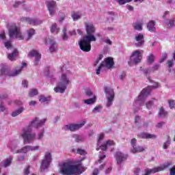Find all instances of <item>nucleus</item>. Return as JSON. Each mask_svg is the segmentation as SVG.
<instances>
[{
    "instance_id": "f257e3e1",
    "label": "nucleus",
    "mask_w": 175,
    "mask_h": 175,
    "mask_svg": "<svg viewBox=\"0 0 175 175\" xmlns=\"http://www.w3.org/2000/svg\"><path fill=\"white\" fill-rule=\"evenodd\" d=\"M47 119L40 120L39 118L36 117L33 118L26 127L22 129L20 134L21 137L23 139V144H31L35 140H42L44 136V129H42L36 136V133H32V128L39 129L46 124Z\"/></svg>"
},
{
    "instance_id": "f03ea898",
    "label": "nucleus",
    "mask_w": 175,
    "mask_h": 175,
    "mask_svg": "<svg viewBox=\"0 0 175 175\" xmlns=\"http://www.w3.org/2000/svg\"><path fill=\"white\" fill-rule=\"evenodd\" d=\"M86 35L79 41L81 50L84 53L91 51V42H96L95 26L92 23H85Z\"/></svg>"
},
{
    "instance_id": "7ed1b4c3",
    "label": "nucleus",
    "mask_w": 175,
    "mask_h": 175,
    "mask_svg": "<svg viewBox=\"0 0 175 175\" xmlns=\"http://www.w3.org/2000/svg\"><path fill=\"white\" fill-rule=\"evenodd\" d=\"M84 170L80 165H72L69 162L63 163L60 167V173L63 175H80Z\"/></svg>"
},
{
    "instance_id": "20e7f679",
    "label": "nucleus",
    "mask_w": 175,
    "mask_h": 175,
    "mask_svg": "<svg viewBox=\"0 0 175 175\" xmlns=\"http://www.w3.org/2000/svg\"><path fill=\"white\" fill-rule=\"evenodd\" d=\"M70 84V81L66 77V75L62 74L58 86L54 88V91L59 94H64L68 85Z\"/></svg>"
},
{
    "instance_id": "39448f33",
    "label": "nucleus",
    "mask_w": 175,
    "mask_h": 175,
    "mask_svg": "<svg viewBox=\"0 0 175 175\" xmlns=\"http://www.w3.org/2000/svg\"><path fill=\"white\" fill-rule=\"evenodd\" d=\"M153 88H158V86H148L146 88H144L138 96L136 103L139 106H144V102H146V98L150 94Z\"/></svg>"
},
{
    "instance_id": "423d86ee",
    "label": "nucleus",
    "mask_w": 175,
    "mask_h": 175,
    "mask_svg": "<svg viewBox=\"0 0 175 175\" xmlns=\"http://www.w3.org/2000/svg\"><path fill=\"white\" fill-rule=\"evenodd\" d=\"M27 66V63H23L22 66H20L18 69L15 70L14 72H10L9 68L3 67L0 70L1 76H9L10 77H13L14 76H18L23 71V68Z\"/></svg>"
},
{
    "instance_id": "0eeeda50",
    "label": "nucleus",
    "mask_w": 175,
    "mask_h": 175,
    "mask_svg": "<svg viewBox=\"0 0 175 175\" xmlns=\"http://www.w3.org/2000/svg\"><path fill=\"white\" fill-rule=\"evenodd\" d=\"M104 90L105 98L107 99L106 107H110L111 106H113V102H114V97L116 96L114 90L109 86H105Z\"/></svg>"
},
{
    "instance_id": "6e6552de",
    "label": "nucleus",
    "mask_w": 175,
    "mask_h": 175,
    "mask_svg": "<svg viewBox=\"0 0 175 175\" xmlns=\"http://www.w3.org/2000/svg\"><path fill=\"white\" fill-rule=\"evenodd\" d=\"M114 66V60L113 57H107L102 62L98 68L96 70V75H100V70L103 68H107V69H111Z\"/></svg>"
},
{
    "instance_id": "1a4fd4ad",
    "label": "nucleus",
    "mask_w": 175,
    "mask_h": 175,
    "mask_svg": "<svg viewBox=\"0 0 175 175\" xmlns=\"http://www.w3.org/2000/svg\"><path fill=\"white\" fill-rule=\"evenodd\" d=\"M9 36L11 39H18L19 40H23L24 37L21 35V31L20 29L16 25H12L9 29Z\"/></svg>"
},
{
    "instance_id": "9d476101",
    "label": "nucleus",
    "mask_w": 175,
    "mask_h": 175,
    "mask_svg": "<svg viewBox=\"0 0 175 175\" xmlns=\"http://www.w3.org/2000/svg\"><path fill=\"white\" fill-rule=\"evenodd\" d=\"M51 161H53V156L51 155V152H46L44 154V157L41 161V170H46V169H49L50 167Z\"/></svg>"
},
{
    "instance_id": "9b49d317",
    "label": "nucleus",
    "mask_w": 175,
    "mask_h": 175,
    "mask_svg": "<svg viewBox=\"0 0 175 175\" xmlns=\"http://www.w3.org/2000/svg\"><path fill=\"white\" fill-rule=\"evenodd\" d=\"M85 125V122H83L80 124H66L64 126L65 131H70V132H76V131H79L80 128H83Z\"/></svg>"
},
{
    "instance_id": "f8f14e48",
    "label": "nucleus",
    "mask_w": 175,
    "mask_h": 175,
    "mask_svg": "<svg viewBox=\"0 0 175 175\" xmlns=\"http://www.w3.org/2000/svg\"><path fill=\"white\" fill-rule=\"evenodd\" d=\"M143 58V55L140 53V51L136 50L133 52L131 57V62L134 64H140L142 62V59Z\"/></svg>"
},
{
    "instance_id": "ddd939ff",
    "label": "nucleus",
    "mask_w": 175,
    "mask_h": 175,
    "mask_svg": "<svg viewBox=\"0 0 175 175\" xmlns=\"http://www.w3.org/2000/svg\"><path fill=\"white\" fill-rule=\"evenodd\" d=\"M46 5H47L48 10L51 16H54L57 10V2L54 1H46Z\"/></svg>"
},
{
    "instance_id": "4468645a",
    "label": "nucleus",
    "mask_w": 175,
    "mask_h": 175,
    "mask_svg": "<svg viewBox=\"0 0 175 175\" xmlns=\"http://www.w3.org/2000/svg\"><path fill=\"white\" fill-rule=\"evenodd\" d=\"M115 158L116 163L118 165H121L122 162H124V161L128 159V154H125L121 152H116L115 154Z\"/></svg>"
},
{
    "instance_id": "2eb2a0df",
    "label": "nucleus",
    "mask_w": 175,
    "mask_h": 175,
    "mask_svg": "<svg viewBox=\"0 0 175 175\" xmlns=\"http://www.w3.org/2000/svg\"><path fill=\"white\" fill-rule=\"evenodd\" d=\"M135 46L136 47H143L144 46L145 40H144V35L143 33H139L137 34L135 37Z\"/></svg>"
},
{
    "instance_id": "dca6fc26",
    "label": "nucleus",
    "mask_w": 175,
    "mask_h": 175,
    "mask_svg": "<svg viewBox=\"0 0 175 175\" xmlns=\"http://www.w3.org/2000/svg\"><path fill=\"white\" fill-rule=\"evenodd\" d=\"M28 57H35L34 65L36 66L39 65V62H40L42 55H40V53H39L38 51L33 50L29 53Z\"/></svg>"
},
{
    "instance_id": "f3484780",
    "label": "nucleus",
    "mask_w": 175,
    "mask_h": 175,
    "mask_svg": "<svg viewBox=\"0 0 175 175\" xmlns=\"http://www.w3.org/2000/svg\"><path fill=\"white\" fill-rule=\"evenodd\" d=\"M113 146H116V142L113 140L108 139L105 144L100 145L98 148H96V150L99 151V150H102V151H107V148Z\"/></svg>"
},
{
    "instance_id": "a211bd4d",
    "label": "nucleus",
    "mask_w": 175,
    "mask_h": 175,
    "mask_svg": "<svg viewBox=\"0 0 175 175\" xmlns=\"http://www.w3.org/2000/svg\"><path fill=\"white\" fill-rule=\"evenodd\" d=\"M21 21L23 23H28L29 24H32L33 25H39V24H42V21H39L37 18H22Z\"/></svg>"
},
{
    "instance_id": "6ab92c4d",
    "label": "nucleus",
    "mask_w": 175,
    "mask_h": 175,
    "mask_svg": "<svg viewBox=\"0 0 175 175\" xmlns=\"http://www.w3.org/2000/svg\"><path fill=\"white\" fill-rule=\"evenodd\" d=\"M138 137H139V139H157L158 137V136L155 134H151V133H140L138 134Z\"/></svg>"
},
{
    "instance_id": "aec40b11",
    "label": "nucleus",
    "mask_w": 175,
    "mask_h": 175,
    "mask_svg": "<svg viewBox=\"0 0 175 175\" xmlns=\"http://www.w3.org/2000/svg\"><path fill=\"white\" fill-rule=\"evenodd\" d=\"M38 99L40 103H44L42 104L44 106H47L49 105V103H50L51 100V96H44L43 95H40L39 96Z\"/></svg>"
},
{
    "instance_id": "412c9836",
    "label": "nucleus",
    "mask_w": 175,
    "mask_h": 175,
    "mask_svg": "<svg viewBox=\"0 0 175 175\" xmlns=\"http://www.w3.org/2000/svg\"><path fill=\"white\" fill-rule=\"evenodd\" d=\"M49 42L50 43V46H49L50 53H54L55 51H57V43L55 42V40H54V38H49Z\"/></svg>"
},
{
    "instance_id": "4be33fe9",
    "label": "nucleus",
    "mask_w": 175,
    "mask_h": 175,
    "mask_svg": "<svg viewBox=\"0 0 175 175\" xmlns=\"http://www.w3.org/2000/svg\"><path fill=\"white\" fill-rule=\"evenodd\" d=\"M18 55V50L17 49H13L12 53L8 55V58L10 61H16V57Z\"/></svg>"
},
{
    "instance_id": "5701e85b",
    "label": "nucleus",
    "mask_w": 175,
    "mask_h": 175,
    "mask_svg": "<svg viewBox=\"0 0 175 175\" xmlns=\"http://www.w3.org/2000/svg\"><path fill=\"white\" fill-rule=\"evenodd\" d=\"M155 21H150L148 22L147 25V29L149 31V32H155L157 30V28L155 27Z\"/></svg>"
},
{
    "instance_id": "b1692460",
    "label": "nucleus",
    "mask_w": 175,
    "mask_h": 175,
    "mask_svg": "<svg viewBox=\"0 0 175 175\" xmlns=\"http://www.w3.org/2000/svg\"><path fill=\"white\" fill-rule=\"evenodd\" d=\"M72 139H74L76 143H81L84 142V136L80 135L79 134H74L72 135Z\"/></svg>"
},
{
    "instance_id": "393cba45",
    "label": "nucleus",
    "mask_w": 175,
    "mask_h": 175,
    "mask_svg": "<svg viewBox=\"0 0 175 175\" xmlns=\"http://www.w3.org/2000/svg\"><path fill=\"white\" fill-rule=\"evenodd\" d=\"M81 16H83V14L80 12H73L71 14V17L73 20V21H77L81 18Z\"/></svg>"
},
{
    "instance_id": "a878e982",
    "label": "nucleus",
    "mask_w": 175,
    "mask_h": 175,
    "mask_svg": "<svg viewBox=\"0 0 175 175\" xmlns=\"http://www.w3.org/2000/svg\"><path fill=\"white\" fill-rule=\"evenodd\" d=\"M24 110H25V108H24V107H21L20 108L12 112V117H17V116H20V114H21V113H23Z\"/></svg>"
},
{
    "instance_id": "bb28decb",
    "label": "nucleus",
    "mask_w": 175,
    "mask_h": 175,
    "mask_svg": "<svg viewBox=\"0 0 175 175\" xmlns=\"http://www.w3.org/2000/svg\"><path fill=\"white\" fill-rule=\"evenodd\" d=\"M95 102H96V96H94L92 98H88V99H86V100H83V103H85V105H89L90 106L94 105V103H95Z\"/></svg>"
},
{
    "instance_id": "cd10ccee",
    "label": "nucleus",
    "mask_w": 175,
    "mask_h": 175,
    "mask_svg": "<svg viewBox=\"0 0 175 175\" xmlns=\"http://www.w3.org/2000/svg\"><path fill=\"white\" fill-rule=\"evenodd\" d=\"M29 151V145L23 146L21 149L16 150V154H27Z\"/></svg>"
},
{
    "instance_id": "c85d7f7f",
    "label": "nucleus",
    "mask_w": 175,
    "mask_h": 175,
    "mask_svg": "<svg viewBox=\"0 0 175 175\" xmlns=\"http://www.w3.org/2000/svg\"><path fill=\"white\" fill-rule=\"evenodd\" d=\"M170 136L166 135V142L163 144V150H167V148H169V146H170Z\"/></svg>"
},
{
    "instance_id": "c756f323",
    "label": "nucleus",
    "mask_w": 175,
    "mask_h": 175,
    "mask_svg": "<svg viewBox=\"0 0 175 175\" xmlns=\"http://www.w3.org/2000/svg\"><path fill=\"white\" fill-rule=\"evenodd\" d=\"M131 152L133 154H136V152H143L144 151V148L143 146H135L134 148H131Z\"/></svg>"
},
{
    "instance_id": "7c9ffc66",
    "label": "nucleus",
    "mask_w": 175,
    "mask_h": 175,
    "mask_svg": "<svg viewBox=\"0 0 175 175\" xmlns=\"http://www.w3.org/2000/svg\"><path fill=\"white\" fill-rule=\"evenodd\" d=\"M166 116H167V111L165 110L163 107H160L158 113V117H166Z\"/></svg>"
},
{
    "instance_id": "2f4dec72",
    "label": "nucleus",
    "mask_w": 175,
    "mask_h": 175,
    "mask_svg": "<svg viewBox=\"0 0 175 175\" xmlns=\"http://www.w3.org/2000/svg\"><path fill=\"white\" fill-rule=\"evenodd\" d=\"M51 32L52 33H58L59 32V27H57V24L53 23L51 27Z\"/></svg>"
},
{
    "instance_id": "473e14b6",
    "label": "nucleus",
    "mask_w": 175,
    "mask_h": 175,
    "mask_svg": "<svg viewBox=\"0 0 175 175\" xmlns=\"http://www.w3.org/2000/svg\"><path fill=\"white\" fill-rule=\"evenodd\" d=\"M12 161H13V157H10L7 159L4 160L3 161V166L4 167H8L10 165H12Z\"/></svg>"
},
{
    "instance_id": "72a5a7b5",
    "label": "nucleus",
    "mask_w": 175,
    "mask_h": 175,
    "mask_svg": "<svg viewBox=\"0 0 175 175\" xmlns=\"http://www.w3.org/2000/svg\"><path fill=\"white\" fill-rule=\"evenodd\" d=\"M39 92H38L37 89H31L29 92V96L31 98H33V96H36Z\"/></svg>"
},
{
    "instance_id": "f704fd0d",
    "label": "nucleus",
    "mask_w": 175,
    "mask_h": 175,
    "mask_svg": "<svg viewBox=\"0 0 175 175\" xmlns=\"http://www.w3.org/2000/svg\"><path fill=\"white\" fill-rule=\"evenodd\" d=\"M133 27L134 28V29H135L136 31H142L143 30V27L142 26V24L140 23H133Z\"/></svg>"
},
{
    "instance_id": "c9c22d12",
    "label": "nucleus",
    "mask_w": 175,
    "mask_h": 175,
    "mask_svg": "<svg viewBox=\"0 0 175 175\" xmlns=\"http://www.w3.org/2000/svg\"><path fill=\"white\" fill-rule=\"evenodd\" d=\"M103 109L102 105H97L92 109V113H100V111Z\"/></svg>"
},
{
    "instance_id": "e433bc0d",
    "label": "nucleus",
    "mask_w": 175,
    "mask_h": 175,
    "mask_svg": "<svg viewBox=\"0 0 175 175\" xmlns=\"http://www.w3.org/2000/svg\"><path fill=\"white\" fill-rule=\"evenodd\" d=\"M27 35H28L29 38L27 39V40H29V39H31V38H32V36L35 35V29H30L27 30Z\"/></svg>"
},
{
    "instance_id": "4c0bfd02",
    "label": "nucleus",
    "mask_w": 175,
    "mask_h": 175,
    "mask_svg": "<svg viewBox=\"0 0 175 175\" xmlns=\"http://www.w3.org/2000/svg\"><path fill=\"white\" fill-rule=\"evenodd\" d=\"M167 66H168V72H172V68H173L174 65V62H173V60H167Z\"/></svg>"
},
{
    "instance_id": "58836bf2",
    "label": "nucleus",
    "mask_w": 175,
    "mask_h": 175,
    "mask_svg": "<svg viewBox=\"0 0 175 175\" xmlns=\"http://www.w3.org/2000/svg\"><path fill=\"white\" fill-rule=\"evenodd\" d=\"M166 59H167V53H163L161 55V58L159 60V63L163 64V62H165V61H166Z\"/></svg>"
},
{
    "instance_id": "ea45409f",
    "label": "nucleus",
    "mask_w": 175,
    "mask_h": 175,
    "mask_svg": "<svg viewBox=\"0 0 175 175\" xmlns=\"http://www.w3.org/2000/svg\"><path fill=\"white\" fill-rule=\"evenodd\" d=\"M154 61H155V56L154 55V54L152 53L148 57V64H152L154 63Z\"/></svg>"
},
{
    "instance_id": "a19ab883",
    "label": "nucleus",
    "mask_w": 175,
    "mask_h": 175,
    "mask_svg": "<svg viewBox=\"0 0 175 175\" xmlns=\"http://www.w3.org/2000/svg\"><path fill=\"white\" fill-rule=\"evenodd\" d=\"M118 5H125V3H129L132 2V0H116Z\"/></svg>"
},
{
    "instance_id": "79ce46f5",
    "label": "nucleus",
    "mask_w": 175,
    "mask_h": 175,
    "mask_svg": "<svg viewBox=\"0 0 175 175\" xmlns=\"http://www.w3.org/2000/svg\"><path fill=\"white\" fill-rule=\"evenodd\" d=\"M159 68H161V64L156 63L152 67V72H155L157 70H159Z\"/></svg>"
},
{
    "instance_id": "37998d69",
    "label": "nucleus",
    "mask_w": 175,
    "mask_h": 175,
    "mask_svg": "<svg viewBox=\"0 0 175 175\" xmlns=\"http://www.w3.org/2000/svg\"><path fill=\"white\" fill-rule=\"evenodd\" d=\"M140 70L141 72H143L145 76H147V75H150V70H148V68H144L143 67H140Z\"/></svg>"
},
{
    "instance_id": "c03bdc74",
    "label": "nucleus",
    "mask_w": 175,
    "mask_h": 175,
    "mask_svg": "<svg viewBox=\"0 0 175 175\" xmlns=\"http://www.w3.org/2000/svg\"><path fill=\"white\" fill-rule=\"evenodd\" d=\"M154 106V100H150L146 104V109H151Z\"/></svg>"
},
{
    "instance_id": "a18cd8bd",
    "label": "nucleus",
    "mask_w": 175,
    "mask_h": 175,
    "mask_svg": "<svg viewBox=\"0 0 175 175\" xmlns=\"http://www.w3.org/2000/svg\"><path fill=\"white\" fill-rule=\"evenodd\" d=\"M40 147L39 146H29V151H38Z\"/></svg>"
},
{
    "instance_id": "49530a36",
    "label": "nucleus",
    "mask_w": 175,
    "mask_h": 175,
    "mask_svg": "<svg viewBox=\"0 0 175 175\" xmlns=\"http://www.w3.org/2000/svg\"><path fill=\"white\" fill-rule=\"evenodd\" d=\"M98 157L100 158L98 160V162L99 163H102V161H103V159L106 158V154H102V152H100Z\"/></svg>"
},
{
    "instance_id": "de8ad7c7",
    "label": "nucleus",
    "mask_w": 175,
    "mask_h": 175,
    "mask_svg": "<svg viewBox=\"0 0 175 175\" xmlns=\"http://www.w3.org/2000/svg\"><path fill=\"white\" fill-rule=\"evenodd\" d=\"M77 154H79V155H85V154H87L85 152V150L81 149V148H78L77 150Z\"/></svg>"
},
{
    "instance_id": "09e8293b",
    "label": "nucleus",
    "mask_w": 175,
    "mask_h": 175,
    "mask_svg": "<svg viewBox=\"0 0 175 175\" xmlns=\"http://www.w3.org/2000/svg\"><path fill=\"white\" fill-rule=\"evenodd\" d=\"M102 58H103V55H99L98 57L96 59V61L94 64V66H96V65H98V63L100 62V61L102 59Z\"/></svg>"
},
{
    "instance_id": "8fccbe9b",
    "label": "nucleus",
    "mask_w": 175,
    "mask_h": 175,
    "mask_svg": "<svg viewBox=\"0 0 175 175\" xmlns=\"http://www.w3.org/2000/svg\"><path fill=\"white\" fill-rule=\"evenodd\" d=\"M63 40H68V35L66 34V27L63 29Z\"/></svg>"
},
{
    "instance_id": "3c124183",
    "label": "nucleus",
    "mask_w": 175,
    "mask_h": 175,
    "mask_svg": "<svg viewBox=\"0 0 175 175\" xmlns=\"http://www.w3.org/2000/svg\"><path fill=\"white\" fill-rule=\"evenodd\" d=\"M168 103L170 105V109H174L175 107V101L174 100H169Z\"/></svg>"
},
{
    "instance_id": "603ef678",
    "label": "nucleus",
    "mask_w": 175,
    "mask_h": 175,
    "mask_svg": "<svg viewBox=\"0 0 175 175\" xmlns=\"http://www.w3.org/2000/svg\"><path fill=\"white\" fill-rule=\"evenodd\" d=\"M4 45H5V47H6L8 49V50H10V49H13V46L9 42H5Z\"/></svg>"
},
{
    "instance_id": "864d4df0",
    "label": "nucleus",
    "mask_w": 175,
    "mask_h": 175,
    "mask_svg": "<svg viewBox=\"0 0 175 175\" xmlns=\"http://www.w3.org/2000/svg\"><path fill=\"white\" fill-rule=\"evenodd\" d=\"M136 138L132 139L131 140V147H133L132 148H135L136 147Z\"/></svg>"
},
{
    "instance_id": "5fc2aeb1",
    "label": "nucleus",
    "mask_w": 175,
    "mask_h": 175,
    "mask_svg": "<svg viewBox=\"0 0 175 175\" xmlns=\"http://www.w3.org/2000/svg\"><path fill=\"white\" fill-rule=\"evenodd\" d=\"M169 27H175V21L174 19H170L167 23Z\"/></svg>"
},
{
    "instance_id": "6e6d98bb",
    "label": "nucleus",
    "mask_w": 175,
    "mask_h": 175,
    "mask_svg": "<svg viewBox=\"0 0 175 175\" xmlns=\"http://www.w3.org/2000/svg\"><path fill=\"white\" fill-rule=\"evenodd\" d=\"M94 93H92V91L91 90L87 89L85 90V95L86 96H92Z\"/></svg>"
},
{
    "instance_id": "4d7b16f0",
    "label": "nucleus",
    "mask_w": 175,
    "mask_h": 175,
    "mask_svg": "<svg viewBox=\"0 0 175 175\" xmlns=\"http://www.w3.org/2000/svg\"><path fill=\"white\" fill-rule=\"evenodd\" d=\"M103 42H105V43H107V44L111 45L112 42L111 40H110V39H109L108 38H103Z\"/></svg>"
},
{
    "instance_id": "13d9d810",
    "label": "nucleus",
    "mask_w": 175,
    "mask_h": 175,
    "mask_svg": "<svg viewBox=\"0 0 175 175\" xmlns=\"http://www.w3.org/2000/svg\"><path fill=\"white\" fill-rule=\"evenodd\" d=\"M170 175H175V165L170 169Z\"/></svg>"
},
{
    "instance_id": "bf43d9fd",
    "label": "nucleus",
    "mask_w": 175,
    "mask_h": 175,
    "mask_svg": "<svg viewBox=\"0 0 175 175\" xmlns=\"http://www.w3.org/2000/svg\"><path fill=\"white\" fill-rule=\"evenodd\" d=\"M163 125H165V122H160L159 123H157V124L156 125V128H162V126H163Z\"/></svg>"
},
{
    "instance_id": "052dcab7",
    "label": "nucleus",
    "mask_w": 175,
    "mask_h": 175,
    "mask_svg": "<svg viewBox=\"0 0 175 175\" xmlns=\"http://www.w3.org/2000/svg\"><path fill=\"white\" fill-rule=\"evenodd\" d=\"M103 137H105V135L103 134H100L98 137V146H99V142H102L103 140Z\"/></svg>"
},
{
    "instance_id": "680f3d73",
    "label": "nucleus",
    "mask_w": 175,
    "mask_h": 175,
    "mask_svg": "<svg viewBox=\"0 0 175 175\" xmlns=\"http://www.w3.org/2000/svg\"><path fill=\"white\" fill-rule=\"evenodd\" d=\"M22 85H23V87L25 88H28V81H27L26 80H23L22 81Z\"/></svg>"
},
{
    "instance_id": "e2e57ef3",
    "label": "nucleus",
    "mask_w": 175,
    "mask_h": 175,
    "mask_svg": "<svg viewBox=\"0 0 175 175\" xmlns=\"http://www.w3.org/2000/svg\"><path fill=\"white\" fill-rule=\"evenodd\" d=\"M21 3H24V1H17L14 3V8H18Z\"/></svg>"
},
{
    "instance_id": "0e129e2a",
    "label": "nucleus",
    "mask_w": 175,
    "mask_h": 175,
    "mask_svg": "<svg viewBox=\"0 0 175 175\" xmlns=\"http://www.w3.org/2000/svg\"><path fill=\"white\" fill-rule=\"evenodd\" d=\"M135 124L140 122V116H135Z\"/></svg>"
},
{
    "instance_id": "69168bd1",
    "label": "nucleus",
    "mask_w": 175,
    "mask_h": 175,
    "mask_svg": "<svg viewBox=\"0 0 175 175\" xmlns=\"http://www.w3.org/2000/svg\"><path fill=\"white\" fill-rule=\"evenodd\" d=\"M29 105L30 106H36V101L35 100H31L29 103Z\"/></svg>"
},
{
    "instance_id": "338daca9",
    "label": "nucleus",
    "mask_w": 175,
    "mask_h": 175,
    "mask_svg": "<svg viewBox=\"0 0 175 175\" xmlns=\"http://www.w3.org/2000/svg\"><path fill=\"white\" fill-rule=\"evenodd\" d=\"M6 36H5V33H0V40H3Z\"/></svg>"
},
{
    "instance_id": "774afa93",
    "label": "nucleus",
    "mask_w": 175,
    "mask_h": 175,
    "mask_svg": "<svg viewBox=\"0 0 175 175\" xmlns=\"http://www.w3.org/2000/svg\"><path fill=\"white\" fill-rule=\"evenodd\" d=\"M25 174L28 175L29 174V166H27L25 170Z\"/></svg>"
}]
</instances>
